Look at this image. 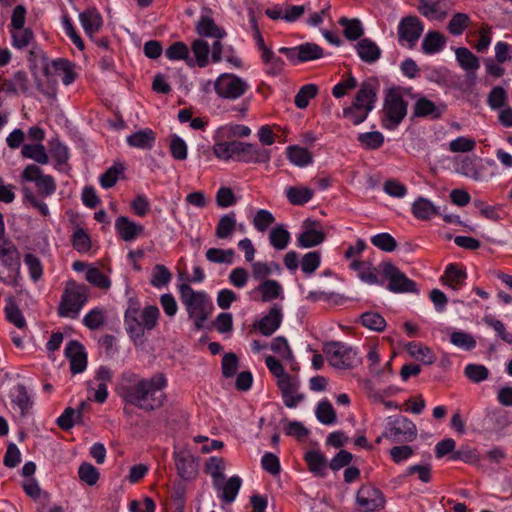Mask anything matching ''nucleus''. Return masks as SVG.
<instances>
[{
    "instance_id": "obj_1",
    "label": "nucleus",
    "mask_w": 512,
    "mask_h": 512,
    "mask_svg": "<svg viewBox=\"0 0 512 512\" xmlns=\"http://www.w3.org/2000/svg\"><path fill=\"white\" fill-rule=\"evenodd\" d=\"M166 385L167 379L163 373L147 379L128 371L121 375L116 391L126 403L151 412L163 405L165 396L162 390Z\"/></svg>"
},
{
    "instance_id": "obj_2",
    "label": "nucleus",
    "mask_w": 512,
    "mask_h": 512,
    "mask_svg": "<svg viewBox=\"0 0 512 512\" xmlns=\"http://www.w3.org/2000/svg\"><path fill=\"white\" fill-rule=\"evenodd\" d=\"M160 317V311L155 305H148L141 309L137 300L129 299L128 307L124 314L126 332L133 341L141 339L145 330H153Z\"/></svg>"
},
{
    "instance_id": "obj_3",
    "label": "nucleus",
    "mask_w": 512,
    "mask_h": 512,
    "mask_svg": "<svg viewBox=\"0 0 512 512\" xmlns=\"http://www.w3.org/2000/svg\"><path fill=\"white\" fill-rule=\"evenodd\" d=\"M379 88L380 83L376 77H370L363 81L352 105L343 110V116L354 125L362 123L369 112L374 109Z\"/></svg>"
},
{
    "instance_id": "obj_4",
    "label": "nucleus",
    "mask_w": 512,
    "mask_h": 512,
    "mask_svg": "<svg viewBox=\"0 0 512 512\" xmlns=\"http://www.w3.org/2000/svg\"><path fill=\"white\" fill-rule=\"evenodd\" d=\"M178 290L189 318L194 321L195 329L201 330L213 309L207 295L201 291H194L187 282L179 284Z\"/></svg>"
},
{
    "instance_id": "obj_5",
    "label": "nucleus",
    "mask_w": 512,
    "mask_h": 512,
    "mask_svg": "<svg viewBox=\"0 0 512 512\" xmlns=\"http://www.w3.org/2000/svg\"><path fill=\"white\" fill-rule=\"evenodd\" d=\"M89 299V287L75 280L66 282L61 302L58 308V314L61 317L76 318Z\"/></svg>"
},
{
    "instance_id": "obj_6",
    "label": "nucleus",
    "mask_w": 512,
    "mask_h": 512,
    "mask_svg": "<svg viewBox=\"0 0 512 512\" xmlns=\"http://www.w3.org/2000/svg\"><path fill=\"white\" fill-rule=\"evenodd\" d=\"M408 103L404 100L402 89L392 87L386 91L383 105V126L389 130L395 129L407 115Z\"/></svg>"
},
{
    "instance_id": "obj_7",
    "label": "nucleus",
    "mask_w": 512,
    "mask_h": 512,
    "mask_svg": "<svg viewBox=\"0 0 512 512\" xmlns=\"http://www.w3.org/2000/svg\"><path fill=\"white\" fill-rule=\"evenodd\" d=\"M0 263L4 268V271H0V281L17 286L20 279V253L9 240L0 241Z\"/></svg>"
},
{
    "instance_id": "obj_8",
    "label": "nucleus",
    "mask_w": 512,
    "mask_h": 512,
    "mask_svg": "<svg viewBox=\"0 0 512 512\" xmlns=\"http://www.w3.org/2000/svg\"><path fill=\"white\" fill-rule=\"evenodd\" d=\"M388 423L381 437L376 440L377 443L381 438H386L394 443L412 442L417 437L416 425L407 417L399 416L394 419L388 418Z\"/></svg>"
},
{
    "instance_id": "obj_9",
    "label": "nucleus",
    "mask_w": 512,
    "mask_h": 512,
    "mask_svg": "<svg viewBox=\"0 0 512 512\" xmlns=\"http://www.w3.org/2000/svg\"><path fill=\"white\" fill-rule=\"evenodd\" d=\"M323 352L329 363L338 369H351L358 363L357 352L342 342L331 341L324 344Z\"/></svg>"
},
{
    "instance_id": "obj_10",
    "label": "nucleus",
    "mask_w": 512,
    "mask_h": 512,
    "mask_svg": "<svg viewBox=\"0 0 512 512\" xmlns=\"http://www.w3.org/2000/svg\"><path fill=\"white\" fill-rule=\"evenodd\" d=\"M214 89L219 97L236 100L249 90V84L235 74L223 73L216 79Z\"/></svg>"
},
{
    "instance_id": "obj_11",
    "label": "nucleus",
    "mask_w": 512,
    "mask_h": 512,
    "mask_svg": "<svg viewBox=\"0 0 512 512\" xmlns=\"http://www.w3.org/2000/svg\"><path fill=\"white\" fill-rule=\"evenodd\" d=\"M382 275L389 280L387 289L394 293H417L416 283L409 279L392 262H382L379 265Z\"/></svg>"
},
{
    "instance_id": "obj_12",
    "label": "nucleus",
    "mask_w": 512,
    "mask_h": 512,
    "mask_svg": "<svg viewBox=\"0 0 512 512\" xmlns=\"http://www.w3.org/2000/svg\"><path fill=\"white\" fill-rule=\"evenodd\" d=\"M23 180L35 183L40 196L48 197L56 191V183L51 175H45L40 167L30 164L22 172Z\"/></svg>"
},
{
    "instance_id": "obj_13",
    "label": "nucleus",
    "mask_w": 512,
    "mask_h": 512,
    "mask_svg": "<svg viewBox=\"0 0 512 512\" xmlns=\"http://www.w3.org/2000/svg\"><path fill=\"white\" fill-rule=\"evenodd\" d=\"M424 31V26L416 16H406L401 19L398 25V41L400 45H407L412 49Z\"/></svg>"
},
{
    "instance_id": "obj_14",
    "label": "nucleus",
    "mask_w": 512,
    "mask_h": 512,
    "mask_svg": "<svg viewBox=\"0 0 512 512\" xmlns=\"http://www.w3.org/2000/svg\"><path fill=\"white\" fill-rule=\"evenodd\" d=\"M234 159L245 163H267L271 155L268 149L258 148L251 143L234 141Z\"/></svg>"
},
{
    "instance_id": "obj_15",
    "label": "nucleus",
    "mask_w": 512,
    "mask_h": 512,
    "mask_svg": "<svg viewBox=\"0 0 512 512\" xmlns=\"http://www.w3.org/2000/svg\"><path fill=\"white\" fill-rule=\"evenodd\" d=\"M356 501L365 512H373L383 508L385 498L383 493L370 485H363L357 492Z\"/></svg>"
},
{
    "instance_id": "obj_16",
    "label": "nucleus",
    "mask_w": 512,
    "mask_h": 512,
    "mask_svg": "<svg viewBox=\"0 0 512 512\" xmlns=\"http://www.w3.org/2000/svg\"><path fill=\"white\" fill-rule=\"evenodd\" d=\"M281 391L282 399L286 407L294 408L304 400V394L299 392V380L297 377H288L285 380L277 381Z\"/></svg>"
},
{
    "instance_id": "obj_17",
    "label": "nucleus",
    "mask_w": 512,
    "mask_h": 512,
    "mask_svg": "<svg viewBox=\"0 0 512 512\" xmlns=\"http://www.w3.org/2000/svg\"><path fill=\"white\" fill-rule=\"evenodd\" d=\"M65 356L69 359L70 370L73 374L82 373L87 367V354L84 346L77 340L68 342Z\"/></svg>"
},
{
    "instance_id": "obj_18",
    "label": "nucleus",
    "mask_w": 512,
    "mask_h": 512,
    "mask_svg": "<svg viewBox=\"0 0 512 512\" xmlns=\"http://www.w3.org/2000/svg\"><path fill=\"white\" fill-rule=\"evenodd\" d=\"M177 474L184 480H190L197 474V463L195 457L187 449L174 452Z\"/></svg>"
},
{
    "instance_id": "obj_19",
    "label": "nucleus",
    "mask_w": 512,
    "mask_h": 512,
    "mask_svg": "<svg viewBox=\"0 0 512 512\" xmlns=\"http://www.w3.org/2000/svg\"><path fill=\"white\" fill-rule=\"evenodd\" d=\"M447 109L446 104L439 103L435 104L428 98L421 96L419 97L413 107V118H426L439 119L445 113Z\"/></svg>"
},
{
    "instance_id": "obj_20",
    "label": "nucleus",
    "mask_w": 512,
    "mask_h": 512,
    "mask_svg": "<svg viewBox=\"0 0 512 512\" xmlns=\"http://www.w3.org/2000/svg\"><path fill=\"white\" fill-rule=\"evenodd\" d=\"M282 311L278 305L270 308L269 312L263 316L255 328L264 336H271L281 325Z\"/></svg>"
},
{
    "instance_id": "obj_21",
    "label": "nucleus",
    "mask_w": 512,
    "mask_h": 512,
    "mask_svg": "<svg viewBox=\"0 0 512 512\" xmlns=\"http://www.w3.org/2000/svg\"><path fill=\"white\" fill-rule=\"evenodd\" d=\"M42 70L46 80L42 81L37 76H35L36 88L43 95L54 100L57 96L58 81L49 63H45L42 67Z\"/></svg>"
},
{
    "instance_id": "obj_22",
    "label": "nucleus",
    "mask_w": 512,
    "mask_h": 512,
    "mask_svg": "<svg viewBox=\"0 0 512 512\" xmlns=\"http://www.w3.org/2000/svg\"><path fill=\"white\" fill-rule=\"evenodd\" d=\"M115 229L124 241H132L144 231L142 225L136 224L125 216H120L115 220Z\"/></svg>"
},
{
    "instance_id": "obj_23",
    "label": "nucleus",
    "mask_w": 512,
    "mask_h": 512,
    "mask_svg": "<svg viewBox=\"0 0 512 512\" xmlns=\"http://www.w3.org/2000/svg\"><path fill=\"white\" fill-rule=\"evenodd\" d=\"M483 166L476 157L465 156L457 163L456 171L475 181L482 179Z\"/></svg>"
},
{
    "instance_id": "obj_24",
    "label": "nucleus",
    "mask_w": 512,
    "mask_h": 512,
    "mask_svg": "<svg viewBox=\"0 0 512 512\" xmlns=\"http://www.w3.org/2000/svg\"><path fill=\"white\" fill-rule=\"evenodd\" d=\"M79 20L85 33L91 38L101 29L103 24L102 17L95 8L80 13Z\"/></svg>"
},
{
    "instance_id": "obj_25",
    "label": "nucleus",
    "mask_w": 512,
    "mask_h": 512,
    "mask_svg": "<svg viewBox=\"0 0 512 512\" xmlns=\"http://www.w3.org/2000/svg\"><path fill=\"white\" fill-rule=\"evenodd\" d=\"M456 59L462 69L468 71V77L475 79V71L480 67L478 58L465 47H459L455 51Z\"/></svg>"
},
{
    "instance_id": "obj_26",
    "label": "nucleus",
    "mask_w": 512,
    "mask_h": 512,
    "mask_svg": "<svg viewBox=\"0 0 512 512\" xmlns=\"http://www.w3.org/2000/svg\"><path fill=\"white\" fill-rule=\"evenodd\" d=\"M156 142V134L152 129L146 128L134 132L127 137V143L131 147L150 150Z\"/></svg>"
},
{
    "instance_id": "obj_27",
    "label": "nucleus",
    "mask_w": 512,
    "mask_h": 512,
    "mask_svg": "<svg viewBox=\"0 0 512 512\" xmlns=\"http://www.w3.org/2000/svg\"><path fill=\"white\" fill-rule=\"evenodd\" d=\"M304 459L309 471L314 475L324 477L328 466L325 455L320 450H310L305 453Z\"/></svg>"
},
{
    "instance_id": "obj_28",
    "label": "nucleus",
    "mask_w": 512,
    "mask_h": 512,
    "mask_svg": "<svg viewBox=\"0 0 512 512\" xmlns=\"http://www.w3.org/2000/svg\"><path fill=\"white\" fill-rule=\"evenodd\" d=\"M447 0H420L418 10L428 18L441 19L445 17L446 12L442 11L446 8Z\"/></svg>"
},
{
    "instance_id": "obj_29",
    "label": "nucleus",
    "mask_w": 512,
    "mask_h": 512,
    "mask_svg": "<svg viewBox=\"0 0 512 512\" xmlns=\"http://www.w3.org/2000/svg\"><path fill=\"white\" fill-rule=\"evenodd\" d=\"M356 49L361 60L366 63H374L381 56L378 45L368 38L361 39L356 45Z\"/></svg>"
},
{
    "instance_id": "obj_30",
    "label": "nucleus",
    "mask_w": 512,
    "mask_h": 512,
    "mask_svg": "<svg viewBox=\"0 0 512 512\" xmlns=\"http://www.w3.org/2000/svg\"><path fill=\"white\" fill-rule=\"evenodd\" d=\"M413 215L421 220H428L434 215H441L439 208L426 198L419 197L412 205Z\"/></svg>"
},
{
    "instance_id": "obj_31",
    "label": "nucleus",
    "mask_w": 512,
    "mask_h": 512,
    "mask_svg": "<svg viewBox=\"0 0 512 512\" xmlns=\"http://www.w3.org/2000/svg\"><path fill=\"white\" fill-rule=\"evenodd\" d=\"M446 44V38L438 31H429L423 41L422 50L425 54H435L441 51Z\"/></svg>"
},
{
    "instance_id": "obj_32",
    "label": "nucleus",
    "mask_w": 512,
    "mask_h": 512,
    "mask_svg": "<svg viewBox=\"0 0 512 512\" xmlns=\"http://www.w3.org/2000/svg\"><path fill=\"white\" fill-rule=\"evenodd\" d=\"M196 31L200 36L223 38L226 33L220 29L211 17L202 16L196 25Z\"/></svg>"
},
{
    "instance_id": "obj_33",
    "label": "nucleus",
    "mask_w": 512,
    "mask_h": 512,
    "mask_svg": "<svg viewBox=\"0 0 512 512\" xmlns=\"http://www.w3.org/2000/svg\"><path fill=\"white\" fill-rule=\"evenodd\" d=\"M407 351L411 357L426 365H431L436 361V356L433 351L420 343L410 342L407 344Z\"/></svg>"
},
{
    "instance_id": "obj_34",
    "label": "nucleus",
    "mask_w": 512,
    "mask_h": 512,
    "mask_svg": "<svg viewBox=\"0 0 512 512\" xmlns=\"http://www.w3.org/2000/svg\"><path fill=\"white\" fill-rule=\"evenodd\" d=\"M236 225V215L234 212L221 216L216 226L215 236L219 239L230 238Z\"/></svg>"
},
{
    "instance_id": "obj_35",
    "label": "nucleus",
    "mask_w": 512,
    "mask_h": 512,
    "mask_svg": "<svg viewBox=\"0 0 512 512\" xmlns=\"http://www.w3.org/2000/svg\"><path fill=\"white\" fill-rule=\"evenodd\" d=\"M169 60H184L189 67L194 66V60L189 56V50L184 42L172 43L165 51Z\"/></svg>"
},
{
    "instance_id": "obj_36",
    "label": "nucleus",
    "mask_w": 512,
    "mask_h": 512,
    "mask_svg": "<svg viewBox=\"0 0 512 512\" xmlns=\"http://www.w3.org/2000/svg\"><path fill=\"white\" fill-rule=\"evenodd\" d=\"M287 158L296 166L304 167L312 163V154L306 148L292 145L287 148Z\"/></svg>"
},
{
    "instance_id": "obj_37",
    "label": "nucleus",
    "mask_w": 512,
    "mask_h": 512,
    "mask_svg": "<svg viewBox=\"0 0 512 512\" xmlns=\"http://www.w3.org/2000/svg\"><path fill=\"white\" fill-rule=\"evenodd\" d=\"M4 311L6 319L17 328L22 329L26 326L25 318L13 297L6 299Z\"/></svg>"
},
{
    "instance_id": "obj_38",
    "label": "nucleus",
    "mask_w": 512,
    "mask_h": 512,
    "mask_svg": "<svg viewBox=\"0 0 512 512\" xmlns=\"http://www.w3.org/2000/svg\"><path fill=\"white\" fill-rule=\"evenodd\" d=\"M313 195V190L308 187L292 186L286 190V197L292 205H304L312 199Z\"/></svg>"
},
{
    "instance_id": "obj_39",
    "label": "nucleus",
    "mask_w": 512,
    "mask_h": 512,
    "mask_svg": "<svg viewBox=\"0 0 512 512\" xmlns=\"http://www.w3.org/2000/svg\"><path fill=\"white\" fill-rule=\"evenodd\" d=\"M261 293L263 302H270L277 299L282 293V286L276 280H264L256 288Z\"/></svg>"
},
{
    "instance_id": "obj_40",
    "label": "nucleus",
    "mask_w": 512,
    "mask_h": 512,
    "mask_svg": "<svg viewBox=\"0 0 512 512\" xmlns=\"http://www.w3.org/2000/svg\"><path fill=\"white\" fill-rule=\"evenodd\" d=\"M49 64L54 74H58L61 72L64 73V76L62 78V82L64 85H70L72 82H74L76 74L73 71V64L70 61L58 58L56 60H53Z\"/></svg>"
},
{
    "instance_id": "obj_41",
    "label": "nucleus",
    "mask_w": 512,
    "mask_h": 512,
    "mask_svg": "<svg viewBox=\"0 0 512 512\" xmlns=\"http://www.w3.org/2000/svg\"><path fill=\"white\" fill-rule=\"evenodd\" d=\"M315 415L317 420L324 425H332L337 420L336 411L328 400H321L316 407Z\"/></svg>"
},
{
    "instance_id": "obj_42",
    "label": "nucleus",
    "mask_w": 512,
    "mask_h": 512,
    "mask_svg": "<svg viewBox=\"0 0 512 512\" xmlns=\"http://www.w3.org/2000/svg\"><path fill=\"white\" fill-rule=\"evenodd\" d=\"M466 277L467 275L464 270L458 268L455 264H450L447 266L442 278L449 287L457 290L463 285Z\"/></svg>"
},
{
    "instance_id": "obj_43",
    "label": "nucleus",
    "mask_w": 512,
    "mask_h": 512,
    "mask_svg": "<svg viewBox=\"0 0 512 512\" xmlns=\"http://www.w3.org/2000/svg\"><path fill=\"white\" fill-rule=\"evenodd\" d=\"M326 235L321 230L302 231L297 237V245L302 248H312L325 241Z\"/></svg>"
},
{
    "instance_id": "obj_44",
    "label": "nucleus",
    "mask_w": 512,
    "mask_h": 512,
    "mask_svg": "<svg viewBox=\"0 0 512 512\" xmlns=\"http://www.w3.org/2000/svg\"><path fill=\"white\" fill-rule=\"evenodd\" d=\"M297 49V61L299 62L317 60L322 58L324 55L323 49L315 43L307 42L297 46Z\"/></svg>"
},
{
    "instance_id": "obj_45",
    "label": "nucleus",
    "mask_w": 512,
    "mask_h": 512,
    "mask_svg": "<svg viewBox=\"0 0 512 512\" xmlns=\"http://www.w3.org/2000/svg\"><path fill=\"white\" fill-rule=\"evenodd\" d=\"M21 154L23 157L32 159L35 162L45 165L49 162V157L46 152L45 147L38 143V144H25L22 147Z\"/></svg>"
},
{
    "instance_id": "obj_46",
    "label": "nucleus",
    "mask_w": 512,
    "mask_h": 512,
    "mask_svg": "<svg viewBox=\"0 0 512 512\" xmlns=\"http://www.w3.org/2000/svg\"><path fill=\"white\" fill-rule=\"evenodd\" d=\"M269 241L276 250H284L290 241V233L283 225H277L271 229Z\"/></svg>"
},
{
    "instance_id": "obj_47",
    "label": "nucleus",
    "mask_w": 512,
    "mask_h": 512,
    "mask_svg": "<svg viewBox=\"0 0 512 512\" xmlns=\"http://www.w3.org/2000/svg\"><path fill=\"white\" fill-rule=\"evenodd\" d=\"M124 170L125 167L122 163H115L100 176L99 181L101 186L105 189L113 187L117 183L120 176L124 177Z\"/></svg>"
},
{
    "instance_id": "obj_48",
    "label": "nucleus",
    "mask_w": 512,
    "mask_h": 512,
    "mask_svg": "<svg viewBox=\"0 0 512 512\" xmlns=\"http://www.w3.org/2000/svg\"><path fill=\"white\" fill-rule=\"evenodd\" d=\"M338 23L344 28V35L349 40H357L363 35V27L358 19L342 17Z\"/></svg>"
},
{
    "instance_id": "obj_49",
    "label": "nucleus",
    "mask_w": 512,
    "mask_h": 512,
    "mask_svg": "<svg viewBox=\"0 0 512 512\" xmlns=\"http://www.w3.org/2000/svg\"><path fill=\"white\" fill-rule=\"evenodd\" d=\"M361 324L370 329L377 332L384 331L386 327L385 319L376 312H365L360 316Z\"/></svg>"
},
{
    "instance_id": "obj_50",
    "label": "nucleus",
    "mask_w": 512,
    "mask_h": 512,
    "mask_svg": "<svg viewBox=\"0 0 512 512\" xmlns=\"http://www.w3.org/2000/svg\"><path fill=\"white\" fill-rule=\"evenodd\" d=\"M318 87L315 84H306L300 88L294 98L296 107L304 109L308 106L310 99L316 97Z\"/></svg>"
},
{
    "instance_id": "obj_51",
    "label": "nucleus",
    "mask_w": 512,
    "mask_h": 512,
    "mask_svg": "<svg viewBox=\"0 0 512 512\" xmlns=\"http://www.w3.org/2000/svg\"><path fill=\"white\" fill-rule=\"evenodd\" d=\"M192 52L195 56L196 64L199 67H205L208 64V55L210 48L208 43L203 39H196L191 46Z\"/></svg>"
},
{
    "instance_id": "obj_52",
    "label": "nucleus",
    "mask_w": 512,
    "mask_h": 512,
    "mask_svg": "<svg viewBox=\"0 0 512 512\" xmlns=\"http://www.w3.org/2000/svg\"><path fill=\"white\" fill-rule=\"evenodd\" d=\"M106 321L105 310L99 307L92 309L83 318V324L90 330H97L104 325Z\"/></svg>"
},
{
    "instance_id": "obj_53",
    "label": "nucleus",
    "mask_w": 512,
    "mask_h": 512,
    "mask_svg": "<svg viewBox=\"0 0 512 512\" xmlns=\"http://www.w3.org/2000/svg\"><path fill=\"white\" fill-rule=\"evenodd\" d=\"M241 483L242 480L239 476L230 477L222 487V500L226 503L233 502L239 492Z\"/></svg>"
},
{
    "instance_id": "obj_54",
    "label": "nucleus",
    "mask_w": 512,
    "mask_h": 512,
    "mask_svg": "<svg viewBox=\"0 0 512 512\" xmlns=\"http://www.w3.org/2000/svg\"><path fill=\"white\" fill-rule=\"evenodd\" d=\"M508 95L501 86H495L488 94L487 103L493 110H497L506 106Z\"/></svg>"
},
{
    "instance_id": "obj_55",
    "label": "nucleus",
    "mask_w": 512,
    "mask_h": 512,
    "mask_svg": "<svg viewBox=\"0 0 512 512\" xmlns=\"http://www.w3.org/2000/svg\"><path fill=\"white\" fill-rule=\"evenodd\" d=\"M50 153L56 161V167L66 164L69 159L68 147L61 143L58 139L49 142Z\"/></svg>"
},
{
    "instance_id": "obj_56",
    "label": "nucleus",
    "mask_w": 512,
    "mask_h": 512,
    "mask_svg": "<svg viewBox=\"0 0 512 512\" xmlns=\"http://www.w3.org/2000/svg\"><path fill=\"white\" fill-rule=\"evenodd\" d=\"M449 459L461 460L468 464H475L480 461V455L475 448H471L469 446H461L458 450L450 455Z\"/></svg>"
},
{
    "instance_id": "obj_57",
    "label": "nucleus",
    "mask_w": 512,
    "mask_h": 512,
    "mask_svg": "<svg viewBox=\"0 0 512 512\" xmlns=\"http://www.w3.org/2000/svg\"><path fill=\"white\" fill-rule=\"evenodd\" d=\"M465 376L473 383H480L489 377V370L481 364H468L464 369Z\"/></svg>"
},
{
    "instance_id": "obj_58",
    "label": "nucleus",
    "mask_w": 512,
    "mask_h": 512,
    "mask_svg": "<svg viewBox=\"0 0 512 512\" xmlns=\"http://www.w3.org/2000/svg\"><path fill=\"white\" fill-rule=\"evenodd\" d=\"M358 141L366 149L374 150L380 148L384 143V136L381 132L373 131L358 135Z\"/></svg>"
},
{
    "instance_id": "obj_59",
    "label": "nucleus",
    "mask_w": 512,
    "mask_h": 512,
    "mask_svg": "<svg viewBox=\"0 0 512 512\" xmlns=\"http://www.w3.org/2000/svg\"><path fill=\"white\" fill-rule=\"evenodd\" d=\"M171 277L172 274L166 266L162 264H156L153 268L150 283L152 286L156 288H161L163 286H166L170 282Z\"/></svg>"
},
{
    "instance_id": "obj_60",
    "label": "nucleus",
    "mask_w": 512,
    "mask_h": 512,
    "mask_svg": "<svg viewBox=\"0 0 512 512\" xmlns=\"http://www.w3.org/2000/svg\"><path fill=\"white\" fill-rule=\"evenodd\" d=\"M78 476L81 481L89 486H93L99 480L100 473L92 464L84 462L78 469Z\"/></svg>"
},
{
    "instance_id": "obj_61",
    "label": "nucleus",
    "mask_w": 512,
    "mask_h": 512,
    "mask_svg": "<svg viewBox=\"0 0 512 512\" xmlns=\"http://www.w3.org/2000/svg\"><path fill=\"white\" fill-rule=\"evenodd\" d=\"M371 243L385 252H392L397 247V242L389 233H379L371 238Z\"/></svg>"
},
{
    "instance_id": "obj_62",
    "label": "nucleus",
    "mask_w": 512,
    "mask_h": 512,
    "mask_svg": "<svg viewBox=\"0 0 512 512\" xmlns=\"http://www.w3.org/2000/svg\"><path fill=\"white\" fill-rule=\"evenodd\" d=\"M86 280L101 289H108L111 286L110 279L100 269L95 267L87 270Z\"/></svg>"
},
{
    "instance_id": "obj_63",
    "label": "nucleus",
    "mask_w": 512,
    "mask_h": 512,
    "mask_svg": "<svg viewBox=\"0 0 512 512\" xmlns=\"http://www.w3.org/2000/svg\"><path fill=\"white\" fill-rule=\"evenodd\" d=\"M71 242L73 248L81 253H85L91 248L90 237L85 230L80 227L74 231Z\"/></svg>"
},
{
    "instance_id": "obj_64",
    "label": "nucleus",
    "mask_w": 512,
    "mask_h": 512,
    "mask_svg": "<svg viewBox=\"0 0 512 512\" xmlns=\"http://www.w3.org/2000/svg\"><path fill=\"white\" fill-rule=\"evenodd\" d=\"M483 321L494 329L498 337L507 344L512 345V333L506 330L504 323L492 316H485Z\"/></svg>"
}]
</instances>
